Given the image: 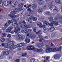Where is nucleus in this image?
<instances>
[{
    "mask_svg": "<svg viewBox=\"0 0 62 62\" xmlns=\"http://www.w3.org/2000/svg\"><path fill=\"white\" fill-rule=\"evenodd\" d=\"M15 44V43L14 41H9L8 42L7 44L6 43H4L2 44H1L2 46L6 48H8L9 47H11L12 46H13Z\"/></svg>",
    "mask_w": 62,
    "mask_h": 62,
    "instance_id": "f257e3e1",
    "label": "nucleus"
},
{
    "mask_svg": "<svg viewBox=\"0 0 62 62\" xmlns=\"http://www.w3.org/2000/svg\"><path fill=\"white\" fill-rule=\"evenodd\" d=\"M50 9L51 11H55V12H56L58 11V9L54 5L51 6L50 8Z\"/></svg>",
    "mask_w": 62,
    "mask_h": 62,
    "instance_id": "f03ea898",
    "label": "nucleus"
},
{
    "mask_svg": "<svg viewBox=\"0 0 62 62\" xmlns=\"http://www.w3.org/2000/svg\"><path fill=\"white\" fill-rule=\"evenodd\" d=\"M27 49L29 51H31V50H34L35 51H36V50L37 48H35V46H29L26 47Z\"/></svg>",
    "mask_w": 62,
    "mask_h": 62,
    "instance_id": "7ed1b4c3",
    "label": "nucleus"
},
{
    "mask_svg": "<svg viewBox=\"0 0 62 62\" xmlns=\"http://www.w3.org/2000/svg\"><path fill=\"white\" fill-rule=\"evenodd\" d=\"M13 27H8V28L6 30V31L7 33H9L10 32V33L12 34H13L14 33V31H11L12 30Z\"/></svg>",
    "mask_w": 62,
    "mask_h": 62,
    "instance_id": "20e7f679",
    "label": "nucleus"
},
{
    "mask_svg": "<svg viewBox=\"0 0 62 62\" xmlns=\"http://www.w3.org/2000/svg\"><path fill=\"white\" fill-rule=\"evenodd\" d=\"M13 26H15V25H16L17 24V22L16 21H14L12 22V20H9L8 21V22L7 23H8V24H10V23H11Z\"/></svg>",
    "mask_w": 62,
    "mask_h": 62,
    "instance_id": "39448f33",
    "label": "nucleus"
},
{
    "mask_svg": "<svg viewBox=\"0 0 62 62\" xmlns=\"http://www.w3.org/2000/svg\"><path fill=\"white\" fill-rule=\"evenodd\" d=\"M54 24L57 25L58 24V23L55 21H53L51 22V23H49V25L50 26L52 27L54 25Z\"/></svg>",
    "mask_w": 62,
    "mask_h": 62,
    "instance_id": "423d86ee",
    "label": "nucleus"
},
{
    "mask_svg": "<svg viewBox=\"0 0 62 62\" xmlns=\"http://www.w3.org/2000/svg\"><path fill=\"white\" fill-rule=\"evenodd\" d=\"M8 2H7V4H6V3L5 1H4V3H3L1 0H0V7H2L4 5L5 6H8Z\"/></svg>",
    "mask_w": 62,
    "mask_h": 62,
    "instance_id": "0eeeda50",
    "label": "nucleus"
},
{
    "mask_svg": "<svg viewBox=\"0 0 62 62\" xmlns=\"http://www.w3.org/2000/svg\"><path fill=\"white\" fill-rule=\"evenodd\" d=\"M24 38L23 37V36H22L21 35L17 36L16 39L17 41L18 40H20L21 39H23Z\"/></svg>",
    "mask_w": 62,
    "mask_h": 62,
    "instance_id": "6e6552de",
    "label": "nucleus"
},
{
    "mask_svg": "<svg viewBox=\"0 0 62 62\" xmlns=\"http://www.w3.org/2000/svg\"><path fill=\"white\" fill-rule=\"evenodd\" d=\"M61 48H62V47L61 46H60L58 48L56 47L54 48L53 49V51H55V52H60L61 51Z\"/></svg>",
    "mask_w": 62,
    "mask_h": 62,
    "instance_id": "1a4fd4ad",
    "label": "nucleus"
},
{
    "mask_svg": "<svg viewBox=\"0 0 62 62\" xmlns=\"http://www.w3.org/2000/svg\"><path fill=\"white\" fill-rule=\"evenodd\" d=\"M15 30H14V32L16 33H17L21 30V29L19 27H16L15 28Z\"/></svg>",
    "mask_w": 62,
    "mask_h": 62,
    "instance_id": "9d476101",
    "label": "nucleus"
},
{
    "mask_svg": "<svg viewBox=\"0 0 62 62\" xmlns=\"http://www.w3.org/2000/svg\"><path fill=\"white\" fill-rule=\"evenodd\" d=\"M19 11V9L17 8L15 9L14 10V11H12L10 12V13L11 14L13 15L15 14L16 12H18Z\"/></svg>",
    "mask_w": 62,
    "mask_h": 62,
    "instance_id": "9b49d317",
    "label": "nucleus"
},
{
    "mask_svg": "<svg viewBox=\"0 0 62 62\" xmlns=\"http://www.w3.org/2000/svg\"><path fill=\"white\" fill-rule=\"evenodd\" d=\"M46 52L47 53H50L53 52V49L49 47H48L46 49Z\"/></svg>",
    "mask_w": 62,
    "mask_h": 62,
    "instance_id": "f8f14e48",
    "label": "nucleus"
},
{
    "mask_svg": "<svg viewBox=\"0 0 62 62\" xmlns=\"http://www.w3.org/2000/svg\"><path fill=\"white\" fill-rule=\"evenodd\" d=\"M23 7V4L22 3L20 4L18 6V8L20 11L23 10L22 8Z\"/></svg>",
    "mask_w": 62,
    "mask_h": 62,
    "instance_id": "ddd939ff",
    "label": "nucleus"
},
{
    "mask_svg": "<svg viewBox=\"0 0 62 62\" xmlns=\"http://www.w3.org/2000/svg\"><path fill=\"white\" fill-rule=\"evenodd\" d=\"M17 26H20V27L22 28H23L24 25L22 24L21 22H20L18 23L17 25Z\"/></svg>",
    "mask_w": 62,
    "mask_h": 62,
    "instance_id": "4468645a",
    "label": "nucleus"
},
{
    "mask_svg": "<svg viewBox=\"0 0 62 62\" xmlns=\"http://www.w3.org/2000/svg\"><path fill=\"white\" fill-rule=\"evenodd\" d=\"M17 47V46H16L15 45H14L12 47H9V50L11 52H12L13 50L14 49H15V48H16Z\"/></svg>",
    "mask_w": 62,
    "mask_h": 62,
    "instance_id": "2eb2a0df",
    "label": "nucleus"
},
{
    "mask_svg": "<svg viewBox=\"0 0 62 62\" xmlns=\"http://www.w3.org/2000/svg\"><path fill=\"white\" fill-rule=\"evenodd\" d=\"M9 54V52L8 51H4L3 53V55H7Z\"/></svg>",
    "mask_w": 62,
    "mask_h": 62,
    "instance_id": "dca6fc26",
    "label": "nucleus"
},
{
    "mask_svg": "<svg viewBox=\"0 0 62 62\" xmlns=\"http://www.w3.org/2000/svg\"><path fill=\"white\" fill-rule=\"evenodd\" d=\"M8 23H6L4 25V27L2 28V30L3 31H5L6 30V29L7 28V27H8Z\"/></svg>",
    "mask_w": 62,
    "mask_h": 62,
    "instance_id": "f3484780",
    "label": "nucleus"
},
{
    "mask_svg": "<svg viewBox=\"0 0 62 62\" xmlns=\"http://www.w3.org/2000/svg\"><path fill=\"white\" fill-rule=\"evenodd\" d=\"M28 22L29 23H31L32 22V18L31 16L28 19Z\"/></svg>",
    "mask_w": 62,
    "mask_h": 62,
    "instance_id": "a211bd4d",
    "label": "nucleus"
},
{
    "mask_svg": "<svg viewBox=\"0 0 62 62\" xmlns=\"http://www.w3.org/2000/svg\"><path fill=\"white\" fill-rule=\"evenodd\" d=\"M38 26L40 28H42V27L44 26V25H42V23H39L37 24Z\"/></svg>",
    "mask_w": 62,
    "mask_h": 62,
    "instance_id": "6ab92c4d",
    "label": "nucleus"
},
{
    "mask_svg": "<svg viewBox=\"0 0 62 62\" xmlns=\"http://www.w3.org/2000/svg\"><path fill=\"white\" fill-rule=\"evenodd\" d=\"M8 16L9 17H10V18H16L17 17V16L16 15H11L10 14H9L8 15Z\"/></svg>",
    "mask_w": 62,
    "mask_h": 62,
    "instance_id": "aec40b11",
    "label": "nucleus"
},
{
    "mask_svg": "<svg viewBox=\"0 0 62 62\" xmlns=\"http://www.w3.org/2000/svg\"><path fill=\"white\" fill-rule=\"evenodd\" d=\"M54 58L55 59L60 58V55L57 54H56L54 55Z\"/></svg>",
    "mask_w": 62,
    "mask_h": 62,
    "instance_id": "412c9836",
    "label": "nucleus"
},
{
    "mask_svg": "<svg viewBox=\"0 0 62 62\" xmlns=\"http://www.w3.org/2000/svg\"><path fill=\"white\" fill-rule=\"evenodd\" d=\"M24 40L25 42L29 43L30 41V39L28 38H26Z\"/></svg>",
    "mask_w": 62,
    "mask_h": 62,
    "instance_id": "4be33fe9",
    "label": "nucleus"
},
{
    "mask_svg": "<svg viewBox=\"0 0 62 62\" xmlns=\"http://www.w3.org/2000/svg\"><path fill=\"white\" fill-rule=\"evenodd\" d=\"M54 30L55 29L54 27L49 28L48 29V30L50 32H53Z\"/></svg>",
    "mask_w": 62,
    "mask_h": 62,
    "instance_id": "5701e85b",
    "label": "nucleus"
},
{
    "mask_svg": "<svg viewBox=\"0 0 62 62\" xmlns=\"http://www.w3.org/2000/svg\"><path fill=\"white\" fill-rule=\"evenodd\" d=\"M35 37L36 36H35V35L33 34H30L29 36V37L30 38H31V39H33L35 38Z\"/></svg>",
    "mask_w": 62,
    "mask_h": 62,
    "instance_id": "b1692460",
    "label": "nucleus"
},
{
    "mask_svg": "<svg viewBox=\"0 0 62 62\" xmlns=\"http://www.w3.org/2000/svg\"><path fill=\"white\" fill-rule=\"evenodd\" d=\"M24 28L25 27V28H30L31 27H30V24H27L25 25H24Z\"/></svg>",
    "mask_w": 62,
    "mask_h": 62,
    "instance_id": "393cba45",
    "label": "nucleus"
},
{
    "mask_svg": "<svg viewBox=\"0 0 62 62\" xmlns=\"http://www.w3.org/2000/svg\"><path fill=\"white\" fill-rule=\"evenodd\" d=\"M31 18H32V19L33 21H37V20L38 18L36 17H33L31 16Z\"/></svg>",
    "mask_w": 62,
    "mask_h": 62,
    "instance_id": "a878e982",
    "label": "nucleus"
},
{
    "mask_svg": "<svg viewBox=\"0 0 62 62\" xmlns=\"http://www.w3.org/2000/svg\"><path fill=\"white\" fill-rule=\"evenodd\" d=\"M42 28H43L44 30L45 31L47 30L48 29V27L45 26L44 25V26L42 27Z\"/></svg>",
    "mask_w": 62,
    "mask_h": 62,
    "instance_id": "bb28decb",
    "label": "nucleus"
},
{
    "mask_svg": "<svg viewBox=\"0 0 62 62\" xmlns=\"http://www.w3.org/2000/svg\"><path fill=\"white\" fill-rule=\"evenodd\" d=\"M48 20L49 21H50V22H52V21H53V16L49 17L48 18Z\"/></svg>",
    "mask_w": 62,
    "mask_h": 62,
    "instance_id": "cd10ccee",
    "label": "nucleus"
},
{
    "mask_svg": "<svg viewBox=\"0 0 62 62\" xmlns=\"http://www.w3.org/2000/svg\"><path fill=\"white\" fill-rule=\"evenodd\" d=\"M23 43H21V44H17V46H18V47H23Z\"/></svg>",
    "mask_w": 62,
    "mask_h": 62,
    "instance_id": "c85d7f7f",
    "label": "nucleus"
},
{
    "mask_svg": "<svg viewBox=\"0 0 62 62\" xmlns=\"http://www.w3.org/2000/svg\"><path fill=\"white\" fill-rule=\"evenodd\" d=\"M27 33H28L29 34H30V32L31 31H32V29H29V30H27Z\"/></svg>",
    "mask_w": 62,
    "mask_h": 62,
    "instance_id": "c756f323",
    "label": "nucleus"
},
{
    "mask_svg": "<svg viewBox=\"0 0 62 62\" xmlns=\"http://www.w3.org/2000/svg\"><path fill=\"white\" fill-rule=\"evenodd\" d=\"M42 0H38V1H40V2H39V5H41L43 4V3L41 1H42Z\"/></svg>",
    "mask_w": 62,
    "mask_h": 62,
    "instance_id": "7c9ffc66",
    "label": "nucleus"
},
{
    "mask_svg": "<svg viewBox=\"0 0 62 62\" xmlns=\"http://www.w3.org/2000/svg\"><path fill=\"white\" fill-rule=\"evenodd\" d=\"M37 47L38 48H41L42 47V45L39 43H38L37 45Z\"/></svg>",
    "mask_w": 62,
    "mask_h": 62,
    "instance_id": "2f4dec72",
    "label": "nucleus"
},
{
    "mask_svg": "<svg viewBox=\"0 0 62 62\" xmlns=\"http://www.w3.org/2000/svg\"><path fill=\"white\" fill-rule=\"evenodd\" d=\"M1 35L2 37H6L7 36V34L5 33H2Z\"/></svg>",
    "mask_w": 62,
    "mask_h": 62,
    "instance_id": "473e14b6",
    "label": "nucleus"
},
{
    "mask_svg": "<svg viewBox=\"0 0 62 62\" xmlns=\"http://www.w3.org/2000/svg\"><path fill=\"white\" fill-rule=\"evenodd\" d=\"M43 12L42 10L40 8H39L38 10V12L39 13H42Z\"/></svg>",
    "mask_w": 62,
    "mask_h": 62,
    "instance_id": "72a5a7b5",
    "label": "nucleus"
},
{
    "mask_svg": "<svg viewBox=\"0 0 62 62\" xmlns=\"http://www.w3.org/2000/svg\"><path fill=\"white\" fill-rule=\"evenodd\" d=\"M27 11H29V12L32 13V11L31 10V8H29L27 10Z\"/></svg>",
    "mask_w": 62,
    "mask_h": 62,
    "instance_id": "f704fd0d",
    "label": "nucleus"
},
{
    "mask_svg": "<svg viewBox=\"0 0 62 62\" xmlns=\"http://www.w3.org/2000/svg\"><path fill=\"white\" fill-rule=\"evenodd\" d=\"M4 2H5L6 3V4H8V5L7 6H8L9 5V4H10V5H11V1H10L9 3V1H5Z\"/></svg>",
    "mask_w": 62,
    "mask_h": 62,
    "instance_id": "c9c22d12",
    "label": "nucleus"
},
{
    "mask_svg": "<svg viewBox=\"0 0 62 62\" xmlns=\"http://www.w3.org/2000/svg\"><path fill=\"white\" fill-rule=\"evenodd\" d=\"M30 62H36L35 59L33 58L31 59L30 60Z\"/></svg>",
    "mask_w": 62,
    "mask_h": 62,
    "instance_id": "e433bc0d",
    "label": "nucleus"
},
{
    "mask_svg": "<svg viewBox=\"0 0 62 62\" xmlns=\"http://www.w3.org/2000/svg\"><path fill=\"white\" fill-rule=\"evenodd\" d=\"M45 25H49V23H48L47 21H44Z\"/></svg>",
    "mask_w": 62,
    "mask_h": 62,
    "instance_id": "4c0bfd02",
    "label": "nucleus"
},
{
    "mask_svg": "<svg viewBox=\"0 0 62 62\" xmlns=\"http://www.w3.org/2000/svg\"><path fill=\"white\" fill-rule=\"evenodd\" d=\"M36 8L37 5L36 4H34L32 6V8H33V9H35V8Z\"/></svg>",
    "mask_w": 62,
    "mask_h": 62,
    "instance_id": "58836bf2",
    "label": "nucleus"
},
{
    "mask_svg": "<svg viewBox=\"0 0 62 62\" xmlns=\"http://www.w3.org/2000/svg\"><path fill=\"white\" fill-rule=\"evenodd\" d=\"M5 40V39L4 38H2L0 39V41L1 42H4Z\"/></svg>",
    "mask_w": 62,
    "mask_h": 62,
    "instance_id": "ea45409f",
    "label": "nucleus"
},
{
    "mask_svg": "<svg viewBox=\"0 0 62 62\" xmlns=\"http://www.w3.org/2000/svg\"><path fill=\"white\" fill-rule=\"evenodd\" d=\"M55 1L56 3H59V4H60V3H61L60 0H55Z\"/></svg>",
    "mask_w": 62,
    "mask_h": 62,
    "instance_id": "a19ab883",
    "label": "nucleus"
},
{
    "mask_svg": "<svg viewBox=\"0 0 62 62\" xmlns=\"http://www.w3.org/2000/svg\"><path fill=\"white\" fill-rule=\"evenodd\" d=\"M45 13V14H46V15H50V12H49L48 11H47Z\"/></svg>",
    "mask_w": 62,
    "mask_h": 62,
    "instance_id": "79ce46f5",
    "label": "nucleus"
},
{
    "mask_svg": "<svg viewBox=\"0 0 62 62\" xmlns=\"http://www.w3.org/2000/svg\"><path fill=\"white\" fill-rule=\"evenodd\" d=\"M27 30H24L22 31V32L23 33V34H24V33H27Z\"/></svg>",
    "mask_w": 62,
    "mask_h": 62,
    "instance_id": "37998d69",
    "label": "nucleus"
},
{
    "mask_svg": "<svg viewBox=\"0 0 62 62\" xmlns=\"http://www.w3.org/2000/svg\"><path fill=\"white\" fill-rule=\"evenodd\" d=\"M22 61L23 62H25L26 61V59H25L24 58H23L22 59Z\"/></svg>",
    "mask_w": 62,
    "mask_h": 62,
    "instance_id": "c03bdc74",
    "label": "nucleus"
},
{
    "mask_svg": "<svg viewBox=\"0 0 62 62\" xmlns=\"http://www.w3.org/2000/svg\"><path fill=\"white\" fill-rule=\"evenodd\" d=\"M7 37L8 38H11V35L10 34H8L7 35Z\"/></svg>",
    "mask_w": 62,
    "mask_h": 62,
    "instance_id": "a18cd8bd",
    "label": "nucleus"
},
{
    "mask_svg": "<svg viewBox=\"0 0 62 62\" xmlns=\"http://www.w3.org/2000/svg\"><path fill=\"white\" fill-rule=\"evenodd\" d=\"M41 32V30H40L38 32H36V34H40Z\"/></svg>",
    "mask_w": 62,
    "mask_h": 62,
    "instance_id": "49530a36",
    "label": "nucleus"
},
{
    "mask_svg": "<svg viewBox=\"0 0 62 62\" xmlns=\"http://www.w3.org/2000/svg\"><path fill=\"white\" fill-rule=\"evenodd\" d=\"M18 2L17 1H15L14 2V3L13 4L14 5H17Z\"/></svg>",
    "mask_w": 62,
    "mask_h": 62,
    "instance_id": "de8ad7c7",
    "label": "nucleus"
},
{
    "mask_svg": "<svg viewBox=\"0 0 62 62\" xmlns=\"http://www.w3.org/2000/svg\"><path fill=\"white\" fill-rule=\"evenodd\" d=\"M59 21L60 22H62V17H61L59 19Z\"/></svg>",
    "mask_w": 62,
    "mask_h": 62,
    "instance_id": "09e8293b",
    "label": "nucleus"
},
{
    "mask_svg": "<svg viewBox=\"0 0 62 62\" xmlns=\"http://www.w3.org/2000/svg\"><path fill=\"white\" fill-rule=\"evenodd\" d=\"M11 39L10 38H8L7 39V41H11Z\"/></svg>",
    "mask_w": 62,
    "mask_h": 62,
    "instance_id": "8fccbe9b",
    "label": "nucleus"
},
{
    "mask_svg": "<svg viewBox=\"0 0 62 62\" xmlns=\"http://www.w3.org/2000/svg\"><path fill=\"white\" fill-rule=\"evenodd\" d=\"M3 58H4L3 56H2V55L0 56V59H3Z\"/></svg>",
    "mask_w": 62,
    "mask_h": 62,
    "instance_id": "3c124183",
    "label": "nucleus"
},
{
    "mask_svg": "<svg viewBox=\"0 0 62 62\" xmlns=\"http://www.w3.org/2000/svg\"><path fill=\"white\" fill-rule=\"evenodd\" d=\"M22 23H23V24H24H24H26V22H25V21H24V20L23 21Z\"/></svg>",
    "mask_w": 62,
    "mask_h": 62,
    "instance_id": "603ef678",
    "label": "nucleus"
},
{
    "mask_svg": "<svg viewBox=\"0 0 62 62\" xmlns=\"http://www.w3.org/2000/svg\"><path fill=\"white\" fill-rule=\"evenodd\" d=\"M46 7H47V5H44L43 8H44V9H46Z\"/></svg>",
    "mask_w": 62,
    "mask_h": 62,
    "instance_id": "864d4df0",
    "label": "nucleus"
},
{
    "mask_svg": "<svg viewBox=\"0 0 62 62\" xmlns=\"http://www.w3.org/2000/svg\"><path fill=\"white\" fill-rule=\"evenodd\" d=\"M16 62H20V60L19 59H17L16 60Z\"/></svg>",
    "mask_w": 62,
    "mask_h": 62,
    "instance_id": "5fc2aeb1",
    "label": "nucleus"
},
{
    "mask_svg": "<svg viewBox=\"0 0 62 62\" xmlns=\"http://www.w3.org/2000/svg\"><path fill=\"white\" fill-rule=\"evenodd\" d=\"M60 40H62V37L61 38V39H57V40L58 41H60Z\"/></svg>",
    "mask_w": 62,
    "mask_h": 62,
    "instance_id": "6e6d98bb",
    "label": "nucleus"
},
{
    "mask_svg": "<svg viewBox=\"0 0 62 62\" xmlns=\"http://www.w3.org/2000/svg\"><path fill=\"white\" fill-rule=\"evenodd\" d=\"M33 31L34 32H36V31H37V30L35 29H33Z\"/></svg>",
    "mask_w": 62,
    "mask_h": 62,
    "instance_id": "4d7b16f0",
    "label": "nucleus"
},
{
    "mask_svg": "<svg viewBox=\"0 0 62 62\" xmlns=\"http://www.w3.org/2000/svg\"><path fill=\"white\" fill-rule=\"evenodd\" d=\"M8 58L9 59H12V57L10 56H8Z\"/></svg>",
    "mask_w": 62,
    "mask_h": 62,
    "instance_id": "13d9d810",
    "label": "nucleus"
},
{
    "mask_svg": "<svg viewBox=\"0 0 62 62\" xmlns=\"http://www.w3.org/2000/svg\"><path fill=\"white\" fill-rule=\"evenodd\" d=\"M30 6H31V5H29L27 7H26V8H29V7H30Z\"/></svg>",
    "mask_w": 62,
    "mask_h": 62,
    "instance_id": "bf43d9fd",
    "label": "nucleus"
},
{
    "mask_svg": "<svg viewBox=\"0 0 62 62\" xmlns=\"http://www.w3.org/2000/svg\"><path fill=\"white\" fill-rule=\"evenodd\" d=\"M37 51L39 52H40L41 51V49H37Z\"/></svg>",
    "mask_w": 62,
    "mask_h": 62,
    "instance_id": "052dcab7",
    "label": "nucleus"
},
{
    "mask_svg": "<svg viewBox=\"0 0 62 62\" xmlns=\"http://www.w3.org/2000/svg\"><path fill=\"white\" fill-rule=\"evenodd\" d=\"M46 60H48V59H49V58L48 57H46Z\"/></svg>",
    "mask_w": 62,
    "mask_h": 62,
    "instance_id": "680f3d73",
    "label": "nucleus"
},
{
    "mask_svg": "<svg viewBox=\"0 0 62 62\" xmlns=\"http://www.w3.org/2000/svg\"><path fill=\"white\" fill-rule=\"evenodd\" d=\"M45 38L46 39H48V36H46L45 37Z\"/></svg>",
    "mask_w": 62,
    "mask_h": 62,
    "instance_id": "e2e57ef3",
    "label": "nucleus"
},
{
    "mask_svg": "<svg viewBox=\"0 0 62 62\" xmlns=\"http://www.w3.org/2000/svg\"><path fill=\"white\" fill-rule=\"evenodd\" d=\"M39 38H40V39H41L42 38V37L40 35L39 36Z\"/></svg>",
    "mask_w": 62,
    "mask_h": 62,
    "instance_id": "0e129e2a",
    "label": "nucleus"
},
{
    "mask_svg": "<svg viewBox=\"0 0 62 62\" xmlns=\"http://www.w3.org/2000/svg\"><path fill=\"white\" fill-rule=\"evenodd\" d=\"M25 55L24 54H22V56H25Z\"/></svg>",
    "mask_w": 62,
    "mask_h": 62,
    "instance_id": "69168bd1",
    "label": "nucleus"
},
{
    "mask_svg": "<svg viewBox=\"0 0 62 62\" xmlns=\"http://www.w3.org/2000/svg\"><path fill=\"white\" fill-rule=\"evenodd\" d=\"M52 5V3H51L50 4H49V6H51V5Z\"/></svg>",
    "mask_w": 62,
    "mask_h": 62,
    "instance_id": "338daca9",
    "label": "nucleus"
},
{
    "mask_svg": "<svg viewBox=\"0 0 62 62\" xmlns=\"http://www.w3.org/2000/svg\"><path fill=\"white\" fill-rule=\"evenodd\" d=\"M51 45L52 46H54V44H53L52 43H51Z\"/></svg>",
    "mask_w": 62,
    "mask_h": 62,
    "instance_id": "774afa93",
    "label": "nucleus"
}]
</instances>
